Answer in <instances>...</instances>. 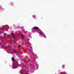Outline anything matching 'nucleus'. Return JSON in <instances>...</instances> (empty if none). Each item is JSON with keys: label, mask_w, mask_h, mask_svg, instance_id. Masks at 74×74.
<instances>
[{"label": "nucleus", "mask_w": 74, "mask_h": 74, "mask_svg": "<svg viewBox=\"0 0 74 74\" xmlns=\"http://www.w3.org/2000/svg\"><path fill=\"white\" fill-rule=\"evenodd\" d=\"M33 29L34 30H40V29L37 27H34Z\"/></svg>", "instance_id": "obj_1"}, {"label": "nucleus", "mask_w": 74, "mask_h": 74, "mask_svg": "<svg viewBox=\"0 0 74 74\" xmlns=\"http://www.w3.org/2000/svg\"><path fill=\"white\" fill-rule=\"evenodd\" d=\"M11 34H12V37L14 39V41H16V39H15V37H14V33H12Z\"/></svg>", "instance_id": "obj_2"}, {"label": "nucleus", "mask_w": 74, "mask_h": 74, "mask_svg": "<svg viewBox=\"0 0 74 74\" xmlns=\"http://www.w3.org/2000/svg\"><path fill=\"white\" fill-rule=\"evenodd\" d=\"M5 29H6L7 28L8 29V28H9V26L8 25H5L4 27Z\"/></svg>", "instance_id": "obj_3"}, {"label": "nucleus", "mask_w": 74, "mask_h": 74, "mask_svg": "<svg viewBox=\"0 0 74 74\" xmlns=\"http://www.w3.org/2000/svg\"><path fill=\"white\" fill-rule=\"evenodd\" d=\"M21 37L23 39V38H24V35L22 34L21 35Z\"/></svg>", "instance_id": "obj_4"}, {"label": "nucleus", "mask_w": 74, "mask_h": 74, "mask_svg": "<svg viewBox=\"0 0 74 74\" xmlns=\"http://www.w3.org/2000/svg\"><path fill=\"white\" fill-rule=\"evenodd\" d=\"M12 60H13V61H15V59H14V57H12Z\"/></svg>", "instance_id": "obj_5"}, {"label": "nucleus", "mask_w": 74, "mask_h": 74, "mask_svg": "<svg viewBox=\"0 0 74 74\" xmlns=\"http://www.w3.org/2000/svg\"><path fill=\"white\" fill-rule=\"evenodd\" d=\"M20 47H21V45H18V48H20Z\"/></svg>", "instance_id": "obj_6"}, {"label": "nucleus", "mask_w": 74, "mask_h": 74, "mask_svg": "<svg viewBox=\"0 0 74 74\" xmlns=\"http://www.w3.org/2000/svg\"><path fill=\"white\" fill-rule=\"evenodd\" d=\"M39 34H40V35H42V33H41V32H40V33H39Z\"/></svg>", "instance_id": "obj_7"}, {"label": "nucleus", "mask_w": 74, "mask_h": 74, "mask_svg": "<svg viewBox=\"0 0 74 74\" xmlns=\"http://www.w3.org/2000/svg\"><path fill=\"white\" fill-rule=\"evenodd\" d=\"M13 50L14 51H15V49H13Z\"/></svg>", "instance_id": "obj_8"}, {"label": "nucleus", "mask_w": 74, "mask_h": 74, "mask_svg": "<svg viewBox=\"0 0 74 74\" xmlns=\"http://www.w3.org/2000/svg\"><path fill=\"white\" fill-rule=\"evenodd\" d=\"M14 51V52L15 53H16V51Z\"/></svg>", "instance_id": "obj_9"}, {"label": "nucleus", "mask_w": 74, "mask_h": 74, "mask_svg": "<svg viewBox=\"0 0 74 74\" xmlns=\"http://www.w3.org/2000/svg\"><path fill=\"white\" fill-rule=\"evenodd\" d=\"M4 35L5 36V35H6L5 34H4Z\"/></svg>", "instance_id": "obj_10"}, {"label": "nucleus", "mask_w": 74, "mask_h": 74, "mask_svg": "<svg viewBox=\"0 0 74 74\" xmlns=\"http://www.w3.org/2000/svg\"><path fill=\"white\" fill-rule=\"evenodd\" d=\"M0 30H1V28L0 29Z\"/></svg>", "instance_id": "obj_11"}, {"label": "nucleus", "mask_w": 74, "mask_h": 74, "mask_svg": "<svg viewBox=\"0 0 74 74\" xmlns=\"http://www.w3.org/2000/svg\"><path fill=\"white\" fill-rule=\"evenodd\" d=\"M13 69H14V68H13Z\"/></svg>", "instance_id": "obj_12"}]
</instances>
